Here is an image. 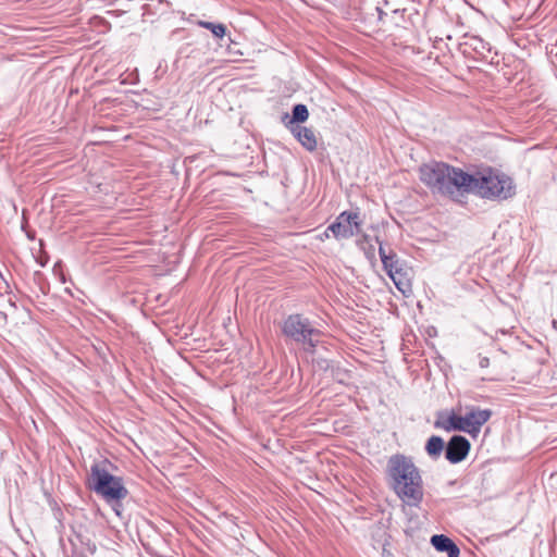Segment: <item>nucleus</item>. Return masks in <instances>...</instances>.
<instances>
[{"instance_id": "obj_2", "label": "nucleus", "mask_w": 557, "mask_h": 557, "mask_svg": "<svg viewBox=\"0 0 557 557\" xmlns=\"http://www.w3.org/2000/svg\"><path fill=\"white\" fill-rule=\"evenodd\" d=\"M463 193L492 200H506L515 195L516 186L509 176L486 168L473 174L467 173Z\"/></svg>"}, {"instance_id": "obj_4", "label": "nucleus", "mask_w": 557, "mask_h": 557, "mask_svg": "<svg viewBox=\"0 0 557 557\" xmlns=\"http://www.w3.org/2000/svg\"><path fill=\"white\" fill-rule=\"evenodd\" d=\"M89 486L112 507L117 516L121 515L120 502L127 496L128 492L121 478L95 463L90 468Z\"/></svg>"}, {"instance_id": "obj_17", "label": "nucleus", "mask_w": 557, "mask_h": 557, "mask_svg": "<svg viewBox=\"0 0 557 557\" xmlns=\"http://www.w3.org/2000/svg\"><path fill=\"white\" fill-rule=\"evenodd\" d=\"M198 25L206 29L211 30V33L218 38L224 37V35L226 33V27L223 24H215L212 22L200 21V22H198Z\"/></svg>"}, {"instance_id": "obj_14", "label": "nucleus", "mask_w": 557, "mask_h": 557, "mask_svg": "<svg viewBox=\"0 0 557 557\" xmlns=\"http://www.w3.org/2000/svg\"><path fill=\"white\" fill-rule=\"evenodd\" d=\"M444 440L441 436L432 435L425 445L426 454L434 460L438 459L445 448Z\"/></svg>"}, {"instance_id": "obj_20", "label": "nucleus", "mask_w": 557, "mask_h": 557, "mask_svg": "<svg viewBox=\"0 0 557 557\" xmlns=\"http://www.w3.org/2000/svg\"><path fill=\"white\" fill-rule=\"evenodd\" d=\"M144 528L152 530V525L149 521H145V523L141 522V532L144 531Z\"/></svg>"}, {"instance_id": "obj_3", "label": "nucleus", "mask_w": 557, "mask_h": 557, "mask_svg": "<svg viewBox=\"0 0 557 557\" xmlns=\"http://www.w3.org/2000/svg\"><path fill=\"white\" fill-rule=\"evenodd\" d=\"M420 180L434 193L453 196L463 191L467 172L444 162L433 161L420 166Z\"/></svg>"}, {"instance_id": "obj_22", "label": "nucleus", "mask_w": 557, "mask_h": 557, "mask_svg": "<svg viewBox=\"0 0 557 557\" xmlns=\"http://www.w3.org/2000/svg\"><path fill=\"white\" fill-rule=\"evenodd\" d=\"M141 546H144L146 548L147 552L151 553L150 552V546L149 544H145L143 541H141Z\"/></svg>"}, {"instance_id": "obj_7", "label": "nucleus", "mask_w": 557, "mask_h": 557, "mask_svg": "<svg viewBox=\"0 0 557 557\" xmlns=\"http://www.w3.org/2000/svg\"><path fill=\"white\" fill-rule=\"evenodd\" d=\"M492 417L491 409H481L479 407H470L463 416L466 433L475 436L480 433L481 428Z\"/></svg>"}, {"instance_id": "obj_10", "label": "nucleus", "mask_w": 557, "mask_h": 557, "mask_svg": "<svg viewBox=\"0 0 557 557\" xmlns=\"http://www.w3.org/2000/svg\"><path fill=\"white\" fill-rule=\"evenodd\" d=\"M436 429H442L446 432L459 431L466 432L463 416H458L454 412L449 414L440 413L437 420L434 422Z\"/></svg>"}, {"instance_id": "obj_9", "label": "nucleus", "mask_w": 557, "mask_h": 557, "mask_svg": "<svg viewBox=\"0 0 557 557\" xmlns=\"http://www.w3.org/2000/svg\"><path fill=\"white\" fill-rule=\"evenodd\" d=\"M386 274L391 277L397 289L404 294H410L412 292L411 276L410 270L404 265V263L398 267L394 265L391 272H386Z\"/></svg>"}, {"instance_id": "obj_15", "label": "nucleus", "mask_w": 557, "mask_h": 557, "mask_svg": "<svg viewBox=\"0 0 557 557\" xmlns=\"http://www.w3.org/2000/svg\"><path fill=\"white\" fill-rule=\"evenodd\" d=\"M469 45L478 54L485 57L486 53L491 52V45L478 36L470 37Z\"/></svg>"}, {"instance_id": "obj_12", "label": "nucleus", "mask_w": 557, "mask_h": 557, "mask_svg": "<svg viewBox=\"0 0 557 557\" xmlns=\"http://www.w3.org/2000/svg\"><path fill=\"white\" fill-rule=\"evenodd\" d=\"M292 132L304 148H306L308 151L315 150L317 139L312 129L296 125L292 128Z\"/></svg>"}, {"instance_id": "obj_13", "label": "nucleus", "mask_w": 557, "mask_h": 557, "mask_svg": "<svg viewBox=\"0 0 557 557\" xmlns=\"http://www.w3.org/2000/svg\"><path fill=\"white\" fill-rule=\"evenodd\" d=\"M376 242L380 244L379 255L385 272H391L394 265L398 267L403 263L397 257L396 252H394L392 249H386V247L379 242V237H376Z\"/></svg>"}, {"instance_id": "obj_18", "label": "nucleus", "mask_w": 557, "mask_h": 557, "mask_svg": "<svg viewBox=\"0 0 557 557\" xmlns=\"http://www.w3.org/2000/svg\"><path fill=\"white\" fill-rule=\"evenodd\" d=\"M34 281L35 283L39 286V289L40 292L44 294V295H47L48 292H49V284L47 282H45V275L42 272L40 271H36L34 273Z\"/></svg>"}, {"instance_id": "obj_1", "label": "nucleus", "mask_w": 557, "mask_h": 557, "mask_svg": "<svg viewBox=\"0 0 557 557\" xmlns=\"http://www.w3.org/2000/svg\"><path fill=\"white\" fill-rule=\"evenodd\" d=\"M386 476L391 488L410 507H419L423 500V480L411 457L392 455L386 465Z\"/></svg>"}, {"instance_id": "obj_8", "label": "nucleus", "mask_w": 557, "mask_h": 557, "mask_svg": "<svg viewBox=\"0 0 557 557\" xmlns=\"http://www.w3.org/2000/svg\"><path fill=\"white\" fill-rule=\"evenodd\" d=\"M471 444L462 435H454L445 447V457L450 463L461 462L468 456Z\"/></svg>"}, {"instance_id": "obj_24", "label": "nucleus", "mask_w": 557, "mask_h": 557, "mask_svg": "<svg viewBox=\"0 0 557 557\" xmlns=\"http://www.w3.org/2000/svg\"><path fill=\"white\" fill-rule=\"evenodd\" d=\"M158 5L165 7V5H166V3H165V2H163V0H159Z\"/></svg>"}, {"instance_id": "obj_6", "label": "nucleus", "mask_w": 557, "mask_h": 557, "mask_svg": "<svg viewBox=\"0 0 557 557\" xmlns=\"http://www.w3.org/2000/svg\"><path fill=\"white\" fill-rule=\"evenodd\" d=\"M362 220L358 211H343L338 214L336 220L329 225L325 231V236L329 237V232H332L336 239H347L361 232Z\"/></svg>"}, {"instance_id": "obj_19", "label": "nucleus", "mask_w": 557, "mask_h": 557, "mask_svg": "<svg viewBox=\"0 0 557 557\" xmlns=\"http://www.w3.org/2000/svg\"><path fill=\"white\" fill-rule=\"evenodd\" d=\"M140 10H141V15L143 16H145L147 14H150L151 13V4L150 3H144V4H141Z\"/></svg>"}, {"instance_id": "obj_21", "label": "nucleus", "mask_w": 557, "mask_h": 557, "mask_svg": "<svg viewBox=\"0 0 557 557\" xmlns=\"http://www.w3.org/2000/svg\"><path fill=\"white\" fill-rule=\"evenodd\" d=\"M487 363H488V359H487V358H483V359L480 361L481 367H485Z\"/></svg>"}, {"instance_id": "obj_11", "label": "nucleus", "mask_w": 557, "mask_h": 557, "mask_svg": "<svg viewBox=\"0 0 557 557\" xmlns=\"http://www.w3.org/2000/svg\"><path fill=\"white\" fill-rule=\"evenodd\" d=\"M431 544L441 553H446L448 557H459L460 549L456 543L444 534H435L431 537Z\"/></svg>"}, {"instance_id": "obj_5", "label": "nucleus", "mask_w": 557, "mask_h": 557, "mask_svg": "<svg viewBox=\"0 0 557 557\" xmlns=\"http://www.w3.org/2000/svg\"><path fill=\"white\" fill-rule=\"evenodd\" d=\"M282 332L287 338L301 344L308 352H313L319 343L320 331L313 327L308 318L298 313L284 320Z\"/></svg>"}, {"instance_id": "obj_23", "label": "nucleus", "mask_w": 557, "mask_h": 557, "mask_svg": "<svg viewBox=\"0 0 557 557\" xmlns=\"http://www.w3.org/2000/svg\"><path fill=\"white\" fill-rule=\"evenodd\" d=\"M46 262H47V260H45V259H41V260L39 261V263H40V265H41V267H45V265H46Z\"/></svg>"}, {"instance_id": "obj_16", "label": "nucleus", "mask_w": 557, "mask_h": 557, "mask_svg": "<svg viewBox=\"0 0 557 557\" xmlns=\"http://www.w3.org/2000/svg\"><path fill=\"white\" fill-rule=\"evenodd\" d=\"M309 116L308 109L305 104L298 103L293 107L290 123H304Z\"/></svg>"}]
</instances>
